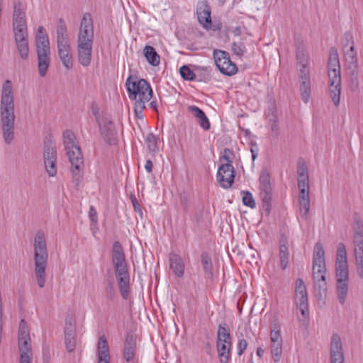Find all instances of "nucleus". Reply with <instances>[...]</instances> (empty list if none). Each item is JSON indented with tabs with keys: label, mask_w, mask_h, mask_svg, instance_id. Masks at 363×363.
I'll return each mask as SVG.
<instances>
[{
	"label": "nucleus",
	"mask_w": 363,
	"mask_h": 363,
	"mask_svg": "<svg viewBox=\"0 0 363 363\" xmlns=\"http://www.w3.org/2000/svg\"><path fill=\"white\" fill-rule=\"evenodd\" d=\"M0 122L2 136L6 144L10 145L14 139L15 113L12 83L6 80L2 86L0 104Z\"/></svg>",
	"instance_id": "f257e3e1"
},
{
	"label": "nucleus",
	"mask_w": 363,
	"mask_h": 363,
	"mask_svg": "<svg viewBox=\"0 0 363 363\" xmlns=\"http://www.w3.org/2000/svg\"><path fill=\"white\" fill-rule=\"evenodd\" d=\"M112 262L122 298L127 300L130 294V274L123 247L119 241L113 243Z\"/></svg>",
	"instance_id": "f03ea898"
},
{
	"label": "nucleus",
	"mask_w": 363,
	"mask_h": 363,
	"mask_svg": "<svg viewBox=\"0 0 363 363\" xmlns=\"http://www.w3.org/2000/svg\"><path fill=\"white\" fill-rule=\"evenodd\" d=\"M75 135L70 130H65L63 132V143L71 164V173L73 182L78 186L82 181V170L84 167V158L81 148L75 143Z\"/></svg>",
	"instance_id": "7ed1b4c3"
},
{
	"label": "nucleus",
	"mask_w": 363,
	"mask_h": 363,
	"mask_svg": "<svg viewBox=\"0 0 363 363\" xmlns=\"http://www.w3.org/2000/svg\"><path fill=\"white\" fill-rule=\"evenodd\" d=\"M33 247L35 274L38 286L43 288L45 284V269L48 264V253L45 235L42 231H38L35 234Z\"/></svg>",
	"instance_id": "20e7f679"
},
{
	"label": "nucleus",
	"mask_w": 363,
	"mask_h": 363,
	"mask_svg": "<svg viewBox=\"0 0 363 363\" xmlns=\"http://www.w3.org/2000/svg\"><path fill=\"white\" fill-rule=\"evenodd\" d=\"M330 94L335 106L340 104L341 94V73L337 50L332 47L329 51L328 61Z\"/></svg>",
	"instance_id": "39448f33"
},
{
	"label": "nucleus",
	"mask_w": 363,
	"mask_h": 363,
	"mask_svg": "<svg viewBox=\"0 0 363 363\" xmlns=\"http://www.w3.org/2000/svg\"><path fill=\"white\" fill-rule=\"evenodd\" d=\"M234 154L229 148L223 150V155L220 157V160L225 161V163L218 167L217 172V180L220 186L225 189H230L235 180V170L232 163Z\"/></svg>",
	"instance_id": "423d86ee"
},
{
	"label": "nucleus",
	"mask_w": 363,
	"mask_h": 363,
	"mask_svg": "<svg viewBox=\"0 0 363 363\" xmlns=\"http://www.w3.org/2000/svg\"><path fill=\"white\" fill-rule=\"evenodd\" d=\"M132 79L133 76L130 75L125 82L129 99L135 101L141 99V101L148 102L153 94L150 84L144 79L134 81Z\"/></svg>",
	"instance_id": "0eeeda50"
},
{
	"label": "nucleus",
	"mask_w": 363,
	"mask_h": 363,
	"mask_svg": "<svg viewBox=\"0 0 363 363\" xmlns=\"http://www.w3.org/2000/svg\"><path fill=\"white\" fill-rule=\"evenodd\" d=\"M296 57L299 62L302 65L298 70V80L300 83V92L301 99L304 103H308L311 97V78L310 71L307 60L305 58L304 54L298 51L296 53Z\"/></svg>",
	"instance_id": "6e6552de"
},
{
	"label": "nucleus",
	"mask_w": 363,
	"mask_h": 363,
	"mask_svg": "<svg viewBox=\"0 0 363 363\" xmlns=\"http://www.w3.org/2000/svg\"><path fill=\"white\" fill-rule=\"evenodd\" d=\"M35 41L38 72L40 77H45L50 64V48L48 36L36 38Z\"/></svg>",
	"instance_id": "1a4fd4ad"
},
{
	"label": "nucleus",
	"mask_w": 363,
	"mask_h": 363,
	"mask_svg": "<svg viewBox=\"0 0 363 363\" xmlns=\"http://www.w3.org/2000/svg\"><path fill=\"white\" fill-rule=\"evenodd\" d=\"M43 159L45 167L50 177L57 174V149L55 143L51 136H47L44 140Z\"/></svg>",
	"instance_id": "9d476101"
},
{
	"label": "nucleus",
	"mask_w": 363,
	"mask_h": 363,
	"mask_svg": "<svg viewBox=\"0 0 363 363\" xmlns=\"http://www.w3.org/2000/svg\"><path fill=\"white\" fill-rule=\"evenodd\" d=\"M94 38L93 19L89 13H85L81 20L77 44L93 45Z\"/></svg>",
	"instance_id": "9b49d317"
},
{
	"label": "nucleus",
	"mask_w": 363,
	"mask_h": 363,
	"mask_svg": "<svg viewBox=\"0 0 363 363\" xmlns=\"http://www.w3.org/2000/svg\"><path fill=\"white\" fill-rule=\"evenodd\" d=\"M215 63L219 71L227 76H232L237 73L238 67L230 58L228 52L221 50L213 51Z\"/></svg>",
	"instance_id": "f8f14e48"
},
{
	"label": "nucleus",
	"mask_w": 363,
	"mask_h": 363,
	"mask_svg": "<svg viewBox=\"0 0 363 363\" xmlns=\"http://www.w3.org/2000/svg\"><path fill=\"white\" fill-rule=\"evenodd\" d=\"M26 6L20 1L15 2L13 13V31L14 35L28 33Z\"/></svg>",
	"instance_id": "ddd939ff"
},
{
	"label": "nucleus",
	"mask_w": 363,
	"mask_h": 363,
	"mask_svg": "<svg viewBox=\"0 0 363 363\" xmlns=\"http://www.w3.org/2000/svg\"><path fill=\"white\" fill-rule=\"evenodd\" d=\"M18 346L20 353H32L30 331L25 319H21L19 323Z\"/></svg>",
	"instance_id": "4468645a"
},
{
	"label": "nucleus",
	"mask_w": 363,
	"mask_h": 363,
	"mask_svg": "<svg viewBox=\"0 0 363 363\" xmlns=\"http://www.w3.org/2000/svg\"><path fill=\"white\" fill-rule=\"evenodd\" d=\"M298 187L299 189L298 201L300 211L301 212L303 211L302 217L303 218H306L310 209L308 181H298Z\"/></svg>",
	"instance_id": "2eb2a0df"
},
{
	"label": "nucleus",
	"mask_w": 363,
	"mask_h": 363,
	"mask_svg": "<svg viewBox=\"0 0 363 363\" xmlns=\"http://www.w3.org/2000/svg\"><path fill=\"white\" fill-rule=\"evenodd\" d=\"M271 352L275 362L280 360L282 354V338L279 325H275L270 333Z\"/></svg>",
	"instance_id": "dca6fc26"
},
{
	"label": "nucleus",
	"mask_w": 363,
	"mask_h": 363,
	"mask_svg": "<svg viewBox=\"0 0 363 363\" xmlns=\"http://www.w3.org/2000/svg\"><path fill=\"white\" fill-rule=\"evenodd\" d=\"M337 293L339 302L343 305L348 292L349 271H336Z\"/></svg>",
	"instance_id": "f3484780"
},
{
	"label": "nucleus",
	"mask_w": 363,
	"mask_h": 363,
	"mask_svg": "<svg viewBox=\"0 0 363 363\" xmlns=\"http://www.w3.org/2000/svg\"><path fill=\"white\" fill-rule=\"evenodd\" d=\"M137 350L135 335L130 331L127 332L124 340L123 358L127 362H133Z\"/></svg>",
	"instance_id": "a211bd4d"
},
{
	"label": "nucleus",
	"mask_w": 363,
	"mask_h": 363,
	"mask_svg": "<svg viewBox=\"0 0 363 363\" xmlns=\"http://www.w3.org/2000/svg\"><path fill=\"white\" fill-rule=\"evenodd\" d=\"M330 361L331 363H344V354L342 341L337 333L333 335L330 343Z\"/></svg>",
	"instance_id": "6ab92c4d"
},
{
	"label": "nucleus",
	"mask_w": 363,
	"mask_h": 363,
	"mask_svg": "<svg viewBox=\"0 0 363 363\" xmlns=\"http://www.w3.org/2000/svg\"><path fill=\"white\" fill-rule=\"evenodd\" d=\"M196 13L200 24L206 30L210 29L212 26L211 10L206 1H202L198 4Z\"/></svg>",
	"instance_id": "aec40b11"
},
{
	"label": "nucleus",
	"mask_w": 363,
	"mask_h": 363,
	"mask_svg": "<svg viewBox=\"0 0 363 363\" xmlns=\"http://www.w3.org/2000/svg\"><path fill=\"white\" fill-rule=\"evenodd\" d=\"M99 125L101 135L104 141L109 145H115L117 143V133L113 121H106L103 124L99 123Z\"/></svg>",
	"instance_id": "412c9836"
},
{
	"label": "nucleus",
	"mask_w": 363,
	"mask_h": 363,
	"mask_svg": "<svg viewBox=\"0 0 363 363\" xmlns=\"http://www.w3.org/2000/svg\"><path fill=\"white\" fill-rule=\"evenodd\" d=\"M259 196L262 203V209L267 216L272 210V188L271 184L259 186Z\"/></svg>",
	"instance_id": "4be33fe9"
},
{
	"label": "nucleus",
	"mask_w": 363,
	"mask_h": 363,
	"mask_svg": "<svg viewBox=\"0 0 363 363\" xmlns=\"http://www.w3.org/2000/svg\"><path fill=\"white\" fill-rule=\"evenodd\" d=\"M57 55L63 66L67 69H72L73 67V59L69 43L57 45Z\"/></svg>",
	"instance_id": "5701e85b"
},
{
	"label": "nucleus",
	"mask_w": 363,
	"mask_h": 363,
	"mask_svg": "<svg viewBox=\"0 0 363 363\" xmlns=\"http://www.w3.org/2000/svg\"><path fill=\"white\" fill-rule=\"evenodd\" d=\"M92 46L90 44H77L79 62L84 67H88L91 63Z\"/></svg>",
	"instance_id": "b1692460"
},
{
	"label": "nucleus",
	"mask_w": 363,
	"mask_h": 363,
	"mask_svg": "<svg viewBox=\"0 0 363 363\" xmlns=\"http://www.w3.org/2000/svg\"><path fill=\"white\" fill-rule=\"evenodd\" d=\"M187 110L196 118L198 123L204 130H208L211 128L209 120L202 109L192 105L188 106Z\"/></svg>",
	"instance_id": "393cba45"
},
{
	"label": "nucleus",
	"mask_w": 363,
	"mask_h": 363,
	"mask_svg": "<svg viewBox=\"0 0 363 363\" xmlns=\"http://www.w3.org/2000/svg\"><path fill=\"white\" fill-rule=\"evenodd\" d=\"M335 268L336 271H349L346 247L342 242H340L337 245Z\"/></svg>",
	"instance_id": "a878e982"
},
{
	"label": "nucleus",
	"mask_w": 363,
	"mask_h": 363,
	"mask_svg": "<svg viewBox=\"0 0 363 363\" xmlns=\"http://www.w3.org/2000/svg\"><path fill=\"white\" fill-rule=\"evenodd\" d=\"M28 33L14 35L17 50L23 60H27L29 54V45L28 41Z\"/></svg>",
	"instance_id": "bb28decb"
},
{
	"label": "nucleus",
	"mask_w": 363,
	"mask_h": 363,
	"mask_svg": "<svg viewBox=\"0 0 363 363\" xmlns=\"http://www.w3.org/2000/svg\"><path fill=\"white\" fill-rule=\"evenodd\" d=\"M343 52L347 68L358 67L357 53L354 49V43L350 46L347 44H344Z\"/></svg>",
	"instance_id": "cd10ccee"
},
{
	"label": "nucleus",
	"mask_w": 363,
	"mask_h": 363,
	"mask_svg": "<svg viewBox=\"0 0 363 363\" xmlns=\"http://www.w3.org/2000/svg\"><path fill=\"white\" fill-rule=\"evenodd\" d=\"M200 261L203 272V276L208 281H212L213 279V263L211 257L206 252H203L200 255Z\"/></svg>",
	"instance_id": "c85d7f7f"
},
{
	"label": "nucleus",
	"mask_w": 363,
	"mask_h": 363,
	"mask_svg": "<svg viewBox=\"0 0 363 363\" xmlns=\"http://www.w3.org/2000/svg\"><path fill=\"white\" fill-rule=\"evenodd\" d=\"M169 266L174 274L178 277L184 274V262L179 255L172 253L169 255Z\"/></svg>",
	"instance_id": "c756f323"
},
{
	"label": "nucleus",
	"mask_w": 363,
	"mask_h": 363,
	"mask_svg": "<svg viewBox=\"0 0 363 363\" xmlns=\"http://www.w3.org/2000/svg\"><path fill=\"white\" fill-rule=\"evenodd\" d=\"M57 45L69 43L67 28L65 20L60 18L57 21L56 27Z\"/></svg>",
	"instance_id": "7c9ffc66"
},
{
	"label": "nucleus",
	"mask_w": 363,
	"mask_h": 363,
	"mask_svg": "<svg viewBox=\"0 0 363 363\" xmlns=\"http://www.w3.org/2000/svg\"><path fill=\"white\" fill-rule=\"evenodd\" d=\"M323 266H325V251L322 244L318 242L314 247L313 269H315L318 267L320 271V268L323 269Z\"/></svg>",
	"instance_id": "2f4dec72"
},
{
	"label": "nucleus",
	"mask_w": 363,
	"mask_h": 363,
	"mask_svg": "<svg viewBox=\"0 0 363 363\" xmlns=\"http://www.w3.org/2000/svg\"><path fill=\"white\" fill-rule=\"evenodd\" d=\"M194 71L196 72L195 80L206 83L209 82L211 80V67L195 66Z\"/></svg>",
	"instance_id": "473e14b6"
},
{
	"label": "nucleus",
	"mask_w": 363,
	"mask_h": 363,
	"mask_svg": "<svg viewBox=\"0 0 363 363\" xmlns=\"http://www.w3.org/2000/svg\"><path fill=\"white\" fill-rule=\"evenodd\" d=\"M230 347L228 342L217 341V350L221 363H228L230 357Z\"/></svg>",
	"instance_id": "72a5a7b5"
},
{
	"label": "nucleus",
	"mask_w": 363,
	"mask_h": 363,
	"mask_svg": "<svg viewBox=\"0 0 363 363\" xmlns=\"http://www.w3.org/2000/svg\"><path fill=\"white\" fill-rule=\"evenodd\" d=\"M158 140V137L152 133H149L145 138L147 150L152 157H155L159 150Z\"/></svg>",
	"instance_id": "f704fd0d"
},
{
	"label": "nucleus",
	"mask_w": 363,
	"mask_h": 363,
	"mask_svg": "<svg viewBox=\"0 0 363 363\" xmlns=\"http://www.w3.org/2000/svg\"><path fill=\"white\" fill-rule=\"evenodd\" d=\"M314 290L317 299L323 300V296L327 293V284L325 275H321V279L314 281Z\"/></svg>",
	"instance_id": "c9c22d12"
},
{
	"label": "nucleus",
	"mask_w": 363,
	"mask_h": 363,
	"mask_svg": "<svg viewBox=\"0 0 363 363\" xmlns=\"http://www.w3.org/2000/svg\"><path fill=\"white\" fill-rule=\"evenodd\" d=\"M144 55L149 64L157 66L160 64V56L155 49L150 45H146L143 50Z\"/></svg>",
	"instance_id": "e433bc0d"
},
{
	"label": "nucleus",
	"mask_w": 363,
	"mask_h": 363,
	"mask_svg": "<svg viewBox=\"0 0 363 363\" xmlns=\"http://www.w3.org/2000/svg\"><path fill=\"white\" fill-rule=\"evenodd\" d=\"M230 340V328L228 325L226 323L220 324L217 333V341L228 342L229 347H231L232 342Z\"/></svg>",
	"instance_id": "4c0bfd02"
},
{
	"label": "nucleus",
	"mask_w": 363,
	"mask_h": 363,
	"mask_svg": "<svg viewBox=\"0 0 363 363\" xmlns=\"http://www.w3.org/2000/svg\"><path fill=\"white\" fill-rule=\"evenodd\" d=\"M357 68L358 67L347 68L350 77V87L352 91L357 89L359 86V74Z\"/></svg>",
	"instance_id": "58836bf2"
},
{
	"label": "nucleus",
	"mask_w": 363,
	"mask_h": 363,
	"mask_svg": "<svg viewBox=\"0 0 363 363\" xmlns=\"http://www.w3.org/2000/svg\"><path fill=\"white\" fill-rule=\"evenodd\" d=\"M352 220L354 233H363V219L358 213H353Z\"/></svg>",
	"instance_id": "ea45409f"
},
{
	"label": "nucleus",
	"mask_w": 363,
	"mask_h": 363,
	"mask_svg": "<svg viewBox=\"0 0 363 363\" xmlns=\"http://www.w3.org/2000/svg\"><path fill=\"white\" fill-rule=\"evenodd\" d=\"M181 77L187 81H194L196 77V72L191 70L187 65H183L179 68Z\"/></svg>",
	"instance_id": "a19ab883"
},
{
	"label": "nucleus",
	"mask_w": 363,
	"mask_h": 363,
	"mask_svg": "<svg viewBox=\"0 0 363 363\" xmlns=\"http://www.w3.org/2000/svg\"><path fill=\"white\" fill-rule=\"evenodd\" d=\"M266 114L269 123H278L277 109L274 103L269 105Z\"/></svg>",
	"instance_id": "79ce46f5"
},
{
	"label": "nucleus",
	"mask_w": 363,
	"mask_h": 363,
	"mask_svg": "<svg viewBox=\"0 0 363 363\" xmlns=\"http://www.w3.org/2000/svg\"><path fill=\"white\" fill-rule=\"evenodd\" d=\"M241 194H243L242 198L243 205L254 208L256 206V202L252 196V194L248 191H242Z\"/></svg>",
	"instance_id": "37998d69"
},
{
	"label": "nucleus",
	"mask_w": 363,
	"mask_h": 363,
	"mask_svg": "<svg viewBox=\"0 0 363 363\" xmlns=\"http://www.w3.org/2000/svg\"><path fill=\"white\" fill-rule=\"evenodd\" d=\"M145 103L144 101H141V99H138L135 102L134 106V113L135 118L138 119H143V111L145 108Z\"/></svg>",
	"instance_id": "c03bdc74"
},
{
	"label": "nucleus",
	"mask_w": 363,
	"mask_h": 363,
	"mask_svg": "<svg viewBox=\"0 0 363 363\" xmlns=\"http://www.w3.org/2000/svg\"><path fill=\"white\" fill-rule=\"evenodd\" d=\"M306 295H308V294L303 281L301 279H298L296 281L295 297H303V296Z\"/></svg>",
	"instance_id": "a18cd8bd"
},
{
	"label": "nucleus",
	"mask_w": 363,
	"mask_h": 363,
	"mask_svg": "<svg viewBox=\"0 0 363 363\" xmlns=\"http://www.w3.org/2000/svg\"><path fill=\"white\" fill-rule=\"evenodd\" d=\"M354 253L357 274L361 279H363V252Z\"/></svg>",
	"instance_id": "49530a36"
},
{
	"label": "nucleus",
	"mask_w": 363,
	"mask_h": 363,
	"mask_svg": "<svg viewBox=\"0 0 363 363\" xmlns=\"http://www.w3.org/2000/svg\"><path fill=\"white\" fill-rule=\"evenodd\" d=\"M353 242L355 247L354 252H363V233H354Z\"/></svg>",
	"instance_id": "de8ad7c7"
},
{
	"label": "nucleus",
	"mask_w": 363,
	"mask_h": 363,
	"mask_svg": "<svg viewBox=\"0 0 363 363\" xmlns=\"http://www.w3.org/2000/svg\"><path fill=\"white\" fill-rule=\"evenodd\" d=\"M289 249L284 247L279 249L280 265L282 269H285L289 264Z\"/></svg>",
	"instance_id": "09e8293b"
},
{
	"label": "nucleus",
	"mask_w": 363,
	"mask_h": 363,
	"mask_svg": "<svg viewBox=\"0 0 363 363\" xmlns=\"http://www.w3.org/2000/svg\"><path fill=\"white\" fill-rule=\"evenodd\" d=\"M105 291L106 294V298L109 301H112L116 294L114 282H113V280L112 278L107 281V283H106V285L105 287Z\"/></svg>",
	"instance_id": "8fccbe9b"
},
{
	"label": "nucleus",
	"mask_w": 363,
	"mask_h": 363,
	"mask_svg": "<svg viewBox=\"0 0 363 363\" xmlns=\"http://www.w3.org/2000/svg\"><path fill=\"white\" fill-rule=\"evenodd\" d=\"M232 51L238 56H242L246 51L245 45L242 43H233Z\"/></svg>",
	"instance_id": "3c124183"
},
{
	"label": "nucleus",
	"mask_w": 363,
	"mask_h": 363,
	"mask_svg": "<svg viewBox=\"0 0 363 363\" xmlns=\"http://www.w3.org/2000/svg\"><path fill=\"white\" fill-rule=\"evenodd\" d=\"M65 343L66 346V350L69 352H72L75 350L76 347V342H75V337L71 336L70 337L65 336Z\"/></svg>",
	"instance_id": "603ef678"
},
{
	"label": "nucleus",
	"mask_w": 363,
	"mask_h": 363,
	"mask_svg": "<svg viewBox=\"0 0 363 363\" xmlns=\"http://www.w3.org/2000/svg\"><path fill=\"white\" fill-rule=\"evenodd\" d=\"M259 186L264 185V184H269L270 182V174L267 169H263L262 170L259 178Z\"/></svg>",
	"instance_id": "864d4df0"
},
{
	"label": "nucleus",
	"mask_w": 363,
	"mask_h": 363,
	"mask_svg": "<svg viewBox=\"0 0 363 363\" xmlns=\"http://www.w3.org/2000/svg\"><path fill=\"white\" fill-rule=\"evenodd\" d=\"M101 351L109 352L108 344L104 335L101 336L98 341L97 352Z\"/></svg>",
	"instance_id": "5fc2aeb1"
},
{
	"label": "nucleus",
	"mask_w": 363,
	"mask_h": 363,
	"mask_svg": "<svg viewBox=\"0 0 363 363\" xmlns=\"http://www.w3.org/2000/svg\"><path fill=\"white\" fill-rule=\"evenodd\" d=\"M97 356H98V363H104V362H106V361H108L109 362V360H110L109 352H106V351L97 352Z\"/></svg>",
	"instance_id": "6e6d98bb"
},
{
	"label": "nucleus",
	"mask_w": 363,
	"mask_h": 363,
	"mask_svg": "<svg viewBox=\"0 0 363 363\" xmlns=\"http://www.w3.org/2000/svg\"><path fill=\"white\" fill-rule=\"evenodd\" d=\"M295 298L297 308L308 306V295Z\"/></svg>",
	"instance_id": "4d7b16f0"
},
{
	"label": "nucleus",
	"mask_w": 363,
	"mask_h": 363,
	"mask_svg": "<svg viewBox=\"0 0 363 363\" xmlns=\"http://www.w3.org/2000/svg\"><path fill=\"white\" fill-rule=\"evenodd\" d=\"M320 272L318 270V267H316L315 269H313V280L315 281L317 279H321V275H325L326 267L323 266V269L320 268Z\"/></svg>",
	"instance_id": "13d9d810"
},
{
	"label": "nucleus",
	"mask_w": 363,
	"mask_h": 363,
	"mask_svg": "<svg viewBox=\"0 0 363 363\" xmlns=\"http://www.w3.org/2000/svg\"><path fill=\"white\" fill-rule=\"evenodd\" d=\"M247 340H245V339L240 340L238 342V354L239 356L242 355L243 354L244 351L247 349Z\"/></svg>",
	"instance_id": "bf43d9fd"
},
{
	"label": "nucleus",
	"mask_w": 363,
	"mask_h": 363,
	"mask_svg": "<svg viewBox=\"0 0 363 363\" xmlns=\"http://www.w3.org/2000/svg\"><path fill=\"white\" fill-rule=\"evenodd\" d=\"M89 217L92 223H97V211L93 206L89 208Z\"/></svg>",
	"instance_id": "052dcab7"
},
{
	"label": "nucleus",
	"mask_w": 363,
	"mask_h": 363,
	"mask_svg": "<svg viewBox=\"0 0 363 363\" xmlns=\"http://www.w3.org/2000/svg\"><path fill=\"white\" fill-rule=\"evenodd\" d=\"M270 126H271L272 135L274 138H277L279 135V122L270 123Z\"/></svg>",
	"instance_id": "680f3d73"
},
{
	"label": "nucleus",
	"mask_w": 363,
	"mask_h": 363,
	"mask_svg": "<svg viewBox=\"0 0 363 363\" xmlns=\"http://www.w3.org/2000/svg\"><path fill=\"white\" fill-rule=\"evenodd\" d=\"M297 174L298 175L308 174V168L306 165L304 163H301L300 161L298 162Z\"/></svg>",
	"instance_id": "e2e57ef3"
},
{
	"label": "nucleus",
	"mask_w": 363,
	"mask_h": 363,
	"mask_svg": "<svg viewBox=\"0 0 363 363\" xmlns=\"http://www.w3.org/2000/svg\"><path fill=\"white\" fill-rule=\"evenodd\" d=\"M20 363H31V354L32 353H20Z\"/></svg>",
	"instance_id": "0e129e2a"
},
{
	"label": "nucleus",
	"mask_w": 363,
	"mask_h": 363,
	"mask_svg": "<svg viewBox=\"0 0 363 363\" xmlns=\"http://www.w3.org/2000/svg\"><path fill=\"white\" fill-rule=\"evenodd\" d=\"M65 337L67 336L68 337L71 336L75 337V327L74 326H65Z\"/></svg>",
	"instance_id": "69168bd1"
},
{
	"label": "nucleus",
	"mask_w": 363,
	"mask_h": 363,
	"mask_svg": "<svg viewBox=\"0 0 363 363\" xmlns=\"http://www.w3.org/2000/svg\"><path fill=\"white\" fill-rule=\"evenodd\" d=\"M131 201H132L133 206L135 211L138 212L140 214L142 215V210L140 208V205L139 204V203L135 196H131Z\"/></svg>",
	"instance_id": "338daca9"
},
{
	"label": "nucleus",
	"mask_w": 363,
	"mask_h": 363,
	"mask_svg": "<svg viewBox=\"0 0 363 363\" xmlns=\"http://www.w3.org/2000/svg\"><path fill=\"white\" fill-rule=\"evenodd\" d=\"M344 40L345 42L344 44H347L348 46L354 43L352 34L350 32H346L344 34Z\"/></svg>",
	"instance_id": "774afa93"
}]
</instances>
